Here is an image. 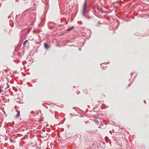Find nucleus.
I'll use <instances>...</instances> for the list:
<instances>
[{
    "label": "nucleus",
    "mask_w": 149,
    "mask_h": 149,
    "mask_svg": "<svg viewBox=\"0 0 149 149\" xmlns=\"http://www.w3.org/2000/svg\"><path fill=\"white\" fill-rule=\"evenodd\" d=\"M86 2L84 3V5L83 10V14L84 15L86 13Z\"/></svg>",
    "instance_id": "nucleus-1"
},
{
    "label": "nucleus",
    "mask_w": 149,
    "mask_h": 149,
    "mask_svg": "<svg viewBox=\"0 0 149 149\" xmlns=\"http://www.w3.org/2000/svg\"><path fill=\"white\" fill-rule=\"evenodd\" d=\"M74 26H72L69 28H68L67 30V31H69L71 30L72 29H73L74 28Z\"/></svg>",
    "instance_id": "nucleus-2"
},
{
    "label": "nucleus",
    "mask_w": 149,
    "mask_h": 149,
    "mask_svg": "<svg viewBox=\"0 0 149 149\" xmlns=\"http://www.w3.org/2000/svg\"><path fill=\"white\" fill-rule=\"evenodd\" d=\"M98 10L99 11H100L102 13L104 12L103 11L102 9L101 8H98Z\"/></svg>",
    "instance_id": "nucleus-3"
},
{
    "label": "nucleus",
    "mask_w": 149,
    "mask_h": 149,
    "mask_svg": "<svg viewBox=\"0 0 149 149\" xmlns=\"http://www.w3.org/2000/svg\"><path fill=\"white\" fill-rule=\"evenodd\" d=\"M20 115V111H17V114L16 115V117H18Z\"/></svg>",
    "instance_id": "nucleus-4"
},
{
    "label": "nucleus",
    "mask_w": 149,
    "mask_h": 149,
    "mask_svg": "<svg viewBox=\"0 0 149 149\" xmlns=\"http://www.w3.org/2000/svg\"><path fill=\"white\" fill-rule=\"evenodd\" d=\"M45 47L46 49H48V45L47 43L45 44Z\"/></svg>",
    "instance_id": "nucleus-5"
},
{
    "label": "nucleus",
    "mask_w": 149,
    "mask_h": 149,
    "mask_svg": "<svg viewBox=\"0 0 149 149\" xmlns=\"http://www.w3.org/2000/svg\"><path fill=\"white\" fill-rule=\"evenodd\" d=\"M95 121L97 123H99V121L98 120H95Z\"/></svg>",
    "instance_id": "nucleus-6"
},
{
    "label": "nucleus",
    "mask_w": 149,
    "mask_h": 149,
    "mask_svg": "<svg viewBox=\"0 0 149 149\" xmlns=\"http://www.w3.org/2000/svg\"><path fill=\"white\" fill-rule=\"evenodd\" d=\"M36 30H34L33 31V33H36Z\"/></svg>",
    "instance_id": "nucleus-7"
},
{
    "label": "nucleus",
    "mask_w": 149,
    "mask_h": 149,
    "mask_svg": "<svg viewBox=\"0 0 149 149\" xmlns=\"http://www.w3.org/2000/svg\"><path fill=\"white\" fill-rule=\"evenodd\" d=\"M31 30V28H29L28 29V31H30Z\"/></svg>",
    "instance_id": "nucleus-8"
},
{
    "label": "nucleus",
    "mask_w": 149,
    "mask_h": 149,
    "mask_svg": "<svg viewBox=\"0 0 149 149\" xmlns=\"http://www.w3.org/2000/svg\"><path fill=\"white\" fill-rule=\"evenodd\" d=\"M26 43V42H24L23 43V45H25Z\"/></svg>",
    "instance_id": "nucleus-9"
},
{
    "label": "nucleus",
    "mask_w": 149,
    "mask_h": 149,
    "mask_svg": "<svg viewBox=\"0 0 149 149\" xmlns=\"http://www.w3.org/2000/svg\"><path fill=\"white\" fill-rule=\"evenodd\" d=\"M28 40H26V41H25V42H28Z\"/></svg>",
    "instance_id": "nucleus-10"
},
{
    "label": "nucleus",
    "mask_w": 149,
    "mask_h": 149,
    "mask_svg": "<svg viewBox=\"0 0 149 149\" xmlns=\"http://www.w3.org/2000/svg\"><path fill=\"white\" fill-rule=\"evenodd\" d=\"M10 141L12 142H13V140H12L11 139H10Z\"/></svg>",
    "instance_id": "nucleus-11"
},
{
    "label": "nucleus",
    "mask_w": 149,
    "mask_h": 149,
    "mask_svg": "<svg viewBox=\"0 0 149 149\" xmlns=\"http://www.w3.org/2000/svg\"><path fill=\"white\" fill-rule=\"evenodd\" d=\"M5 72H6L7 71V70H5Z\"/></svg>",
    "instance_id": "nucleus-12"
}]
</instances>
